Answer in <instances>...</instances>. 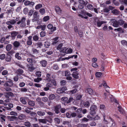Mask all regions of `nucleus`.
<instances>
[{"label":"nucleus","instance_id":"nucleus-61","mask_svg":"<svg viewBox=\"0 0 127 127\" xmlns=\"http://www.w3.org/2000/svg\"><path fill=\"white\" fill-rule=\"evenodd\" d=\"M50 46V44L47 42L46 41L45 42L44 46L45 47L48 48Z\"/></svg>","mask_w":127,"mask_h":127},{"label":"nucleus","instance_id":"nucleus-63","mask_svg":"<svg viewBox=\"0 0 127 127\" xmlns=\"http://www.w3.org/2000/svg\"><path fill=\"white\" fill-rule=\"evenodd\" d=\"M41 37H43L45 36L46 34V33L44 32H41L40 33Z\"/></svg>","mask_w":127,"mask_h":127},{"label":"nucleus","instance_id":"nucleus-7","mask_svg":"<svg viewBox=\"0 0 127 127\" xmlns=\"http://www.w3.org/2000/svg\"><path fill=\"white\" fill-rule=\"evenodd\" d=\"M18 32L16 31H13L11 33V36L12 39H14L16 36L18 34Z\"/></svg>","mask_w":127,"mask_h":127},{"label":"nucleus","instance_id":"nucleus-31","mask_svg":"<svg viewBox=\"0 0 127 127\" xmlns=\"http://www.w3.org/2000/svg\"><path fill=\"white\" fill-rule=\"evenodd\" d=\"M109 96L110 98V100L111 101H114L116 103H118V101L116 100V99H114L112 98L113 97V96H112V95H110V96L109 95Z\"/></svg>","mask_w":127,"mask_h":127},{"label":"nucleus","instance_id":"nucleus-20","mask_svg":"<svg viewBox=\"0 0 127 127\" xmlns=\"http://www.w3.org/2000/svg\"><path fill=\"white\" fill-rule=\"evenodd\" d=\"M72 51V49L70 48H68L65 49V52L66 54H69L71 53Z\"/></svg>","mask_w":127,"mask_h":127},{"label":"nucleus","instance_id":"nucleus-50","mask_svg":"<svg viewBox=\"0 0 127 127\" xmlns=\"http://www.w3.org/2000/svg\"><path fill=\"white\" fill-rule=\"evenodd\" d=\"M65 75L66 76H70V72L68 71H66L65 72Z\"/></svg>","mask_w":127,"mask_h":127},{"label":"nucleus","instance_id":"nucleus-41","mask_svg":"<svg viewBox=\"0 0 127 127\" xmlns=\"http://www.w3.org/2000/svg\"><path fill=\"white\" fill-rule=\"evenodd\" d=\"M49 19V17L48 16H46L44 17L43 19V21L46 22Z\"/></svg>","mask_w":127,"mask_h":127},{"label":"nucleus","instance_id":"nucleus-60","mask_svg":"<svg viewBox=\"0 0 127 127\" xmlns=\"http://www.w3.org/2000/svg\"><path fill=\"white\" fill-rule=\"evenodd\" d=\"M35 43L36 44V45L37 46V47H40L42 46V43L41 42H38Z\"/></svg>","mask_w":127,"mask_h":127},{"label":"nucleus","instance_id":"nucleus-46","mask_svg":"<svg viewBox=\"0 0 127 127\" xmlns=\"http://www.w3.org/2000/svg\"><path fill=\"white\" fill-rule=\"evenodd\" d=\"M100 108L101 110H105V106L103 104H101L100 105Z\"/></svg>","mask_w":127,"mask_h":127},{"label":"nucleus","instance_id":"nucleus-59","mask_svg":"<svg viewBox=\"0 0 127 127\" xmlns=\"http://www.w3.org/2000/svg\"><path fill=\"white\" fill-rule=\"evenodd\" d=\"M8 71L6 70H4L2 72V74L3 75H5L8 73Z\"/></svg>","mask_w":127,"mask_h":127},{"label":"nucleus","instance_id":"nucleus-12","mask_svg":"<svg viewBox=\"0 0 127 127\" xmlns=\"http://www.w3.org/2000/svg\"><path fill=\"white\" fill-rule=\"evenodd\" d=\"M55 10L56 13L59 14H60L61 13L62 10L58 6L55 7Z\"/></svg>","mask_w":127,"mask_h":127},{"label":"nucleus","instance_id":"nucleus-29","mask_svg":"<svg viewBox=\"0 0 127 127\" xmlns=\"http://www.w3.org/2000/svg\"><path fill=\"white\" fill-rule=\"evenodd\" d=\"M84 106L87 108H88L90 106V103L88 101H86L83 103Z\"/></svg>","mask_w":127,"mask_h":127},{"label":"nucleus","instance_id":"nucleus-64","mask_svg":"<svg viewBox=\"0 0 127 127\" xmlns=\"http://www.w3.org/2000/svg\"><path fill=\"white\" fill-rule=\"evenodd\" d=\"M87 125L84 124H81L78 125V127H87Z\"/></svg>","mask_w":127,"mask_h":127},{"label":"nucleus","instance_id":"nucleus-11","mask_svg":"<svg viewBox=\"0 0 127 127\" xmlns=\"http://www.w3.org/2000/svg\"><path fill=\"white\" fill-rule=\"evenodd\" d=\"M61 107V106L60 105H58L55 107L54 110L56 113L58 114L59 112V109Z\"/></svg>","mask_w":127,"mask_h":127},{"label":"nucleus","instance_id":"nucleus-25","mask_svg":"<svg viewBox=\"0 0 127 127\" xmlns=\"http://www.w3.org/2000/svg\"><path fill=\"white\" fill-rule=\"evenodd\" d=\"M25 115L23 114H21L18 116L19 119L21 120H23L25 119Z\"/></svg>","mask_w":127,"mask_h":127},{"label":"nucleus","instance_id":"nucleus-19","mask_svg":"<svg viewBox=\"0 0 127 127\" xmlns=\"http://www.w3.org/2000/svg\"><path fill=\"white\" fill-rule=\"evenodd\" d=\"M78 73L77 71L73 72L72 74L74 78L77 79L78 78Z\"/></svg>","mask_w":127,"mask_h":127},{"label":"nucleus","instance_id":"nucleus-34","mask_svg":"<svg viewBox=\"0 0 127 127\" xmlns=\"http://www.w3.org/2000/svg\"><path fill=\"white\" fill-rule=\"evenodd\" d=\"M15 57L18 60H20L21 59V57L19 56V54L18 53H16L15 56Z\"/></svg>","mask_w":127,"mask_h":127},{"label":"nucleus","instance_id":"nucleus-52","mask_svg":"<svg viewBox=\"0 0 127 127\" xmlns=\"http://www.w3.org/2000/svg\"><path fill=\"white\" fill-rule=\"evenodd\" d=\"M10 115L14 116H17V112L13 111H11L10 112Z\"/></svg>","mask_w":127,"mask_h":127},{"label":"nucleus","instance_id":"nucleus-43","mask_svg":"<svg viewBox=\"0 0 127 127\" xmlns=\"http://www.w3.org/2000/svg\"><path fill=\"white\" fill-rule=\"evenodd\" d=\"M29 104L32 106H34L35 105V103L34 102L32 101H30L28 102Z\"/></svg>","mask_w":127,"mask_h":127},{"label":"nucleus","instance_id":"nucleus-23","mask_svg":"<svg viewBox=\"0 0 127 127\" xmlns=\"http://www.w3.org/2000/svg\"><path fill=\"white\" fill-rule=\"evenodd\" d=\"M37 114L39 116H43L45 114V112L42 111H38L37 112Z\"/></svg>","mask_w":127,"mask_h":127},{"label":"nucleus","instance_id":"nucleus-30","mask_svg":"<svg viewBox=\"0 0 127 127\" xmlns=\"http://www.w3.org/2000/svg\"><path fill=\"white\" fill-rule=\"evenodd\" d=\"M55 95L54 94H52L49 95V99L50 100H53L55 98Z\"/></svg>","mask_w":127,"mask_h":127},{"label":"nucleus","instance_id":"nucleus-28","mask_svg":"<svg viewBox=\"0 0 127 127\" xmlns=\"http://www.w3.org/2000/svg\"><path fill=\"white\" fill-rule=\"evenodd\" d=\"M20 101L23 104H25L27 103L26 101L25 100L24 97H21L20 98Z\"/></svg>","mask_w":127,"mask_h":127},{"label":"nucleus","instance_id":"nucleus-38","mask_svg":"<svg viewBox=\"0 0 127 127\" xmlns=\"http://www.w3.org/2000/svg\"><path fill=\"white\" fill-rule=\"evenodd\" d=\"M42 79V78H40L37 77L35 79H34V81L35 82L38 83L40 81H41Z\"/></svg>","mask_w":127,"mask_h":127},{"label":"nucleus","instance_id":"nucleus-9","mask_svg":"<svg viewBox=\"0 0 127 127\" xmlns=\"http://www.w3.org/2000/svg\"><path fill=\"white\" fill-rule=\"evenodd\" d=\"M32 36H30L28 37V40L27 42V44L28 45H31L32 44Z\"/></svg>","mask_w":127,"mask_h":127},{"label":"nucleus","instance_id":"nucleus-15","mask_svg":"<svg viewBox=\"0 0 127 127\" xmlns=\"http://www.w3.org/2000/svg\"><path fill=\"white\" fill-rule=\"evenodd\" d=\"M13 44L15 47L17 48L20 46V43L17 41H15L13 42Z\"/></svg>","mask_w":127,"mask_h":127},{"label":"nucleus","instance_id":"nucleus-17","mask_svg":"<svg viewBox=\"0 0 127 127\" xmlns=\"http://www.w3.org/2000/svg\"><path fill=\"white\" fill-rule=\"evenodd\" d=\"M78 2L79 3L84 6L86 5L88 2L87 1H85L83 0H78Z\"/></svg>","mask_w":127,"mask_h":127},{"label":"nucleus","instance_id":"nucleus-6","mask_svg":"<svg viewBox=\"0 0 127 127\" xmlns=\"http://www.w3.org/2000/svg\"><path fill=\"white\" fill-rule=\"evenodd\" d=\"M46 25H40L36 27V29H41V30L44 31L46 28Z\"/></svg>","mask_w":127,"mask_h":127},{"label":"nucleus","instance_id":"nucleus-13","mask_svg":"<svg viewBox=\"0 0 127 127\" xmlns=\"http://www.w3.org/2000/svg\"><path fill=\"white\" fill-rule=\"evenodd\" d=\"M13 94L11 92H6L5 94V96L8 98L10 96H13Z\"/></svg>","mask_w":127,"mask_h":127},{"label":"nucleus","instance_id":"nucleus-49","mask_svg":"<svg viewBox=\"0 0 127 127\" xmlns=\"http://www.w3.org/2000/svg\"><path fill=\"white\" fill-rule=\"evenodd\" d=\"M54 121L55 123L57 124H59L60 123V119L57 118H56L54 119Z\"/></svg>","mask_w":127,"mask_h":127},{"label":"nucleus","instance_id":"nucleus-24","mask_svg":"<svg viewBox=\"0 0 127 127\" xmlns=\"http://www.w3.org/2000/svg\"><path fill=\"white\" fill-rule=\"evenodd\" d=\"M38 121L39 122L43 124L46 123L48 121L47 120L45 119H38Z\"/></svg>","mask_w":127,"mask_h":127},{"label":"nucleus","instance_id":"nucleus-4","mask_svg":"<svg viewBox=\"0 0 127 127\" xmlns=\"http://www.w3.org/2000/svg\"><path fill=\"white\" fill-rule=\"evenodd\" d=\"M10 81L6 82L4 84L5 86H8L10 87H12L14 85V84L12 82V80H9Z\"/></svg>","mask_w":127,"mask_h":127},{"label":"nucleus","instance_id":"nucleus-3","mask_svg":"<svg viewBox=\"0 0 127 127\" xmlns=\"http://www.w3.org/2000/svg\"><path fill=\"white\" fill-rule=\"evenodd\" d=\"M16 23V21L15 20H12L10 21H8L6 22V24L8 25V29H10L11 28H13V27L11 25H13L14 24Z\"/></svg>","mask_w":127,"mask_h":127},{"label":"nucleus","instance_id":"nucleus-45","mask_svg":"<svg viewBox=\"0 0 127 127\" xmlns=\"http://www.w3.org/2000/svg\"><path fill=\"white\" fill-rule=\"evenodd\" d=\"M102 75V73L100 72H96L95 74V75L96 77H100Z\"/></svg>","mask_w":127,"mask_h":127},{"label":"nucleus","instance_id":"nucleus-55","mask_svg":"<svg viewBox=\"0 0 127 127\" xmlns=\"http://www.w3.org/2000/svg\"><path fill=\"white\" fill-rule=\"evenodd\" d=\"M57 93L58 94H61L63 93L61 88L58 89L57 91Z\"/></svg>","mask_w":127,"mask_h":127},{"label":"nucleus","instance_id":"nucleus-1","mask_svg":"<svg viewBox=\"0 0 127 127\" xmlns=\"http://www.w3.org/2000/svg\"><path fill=\"white\" fill-rule=\"evenodd\" d=\"M26 18H25L23 17L21 19V20L18 21L17 23L18 24H20V27L21 28H24L26 26L25 21Z\"/></svg>","mask_w":127,"mask_h":127},{"label":"nucleus","instance_id":"nucleus-32","mask_svg":"<svg viewBox=\"0 0 127 127\" xmlns=\"http://www.w3.org/2000/svg\"><path fill=\"white\" fill-rule=\"evenodd\" d=\"M87 92L90 95H92L93 93V90L91 88H89L87 89Z\"/></svg>","mask_w":127,"mask_h":127},{"label":"nucleus","instance_id":"nucleus-16","mask_svg":"<svg viewBox=\"0 0 127 127\" xmlns=\"http://www.w3.org/2000/svg\"><path fill=\"white\" fill-rule=\"evenodd\" d=\"M112 20V21H113V26L115 27H118L119 26V25L118 21H116L115 19H113Z\"/></svg>","mask_w":127,"mask_h":127},{"label":"nucleus","instance_id":"nucleus-37","mask_svg":"<svg viewBox=\"0 0 127 127\" xmlns=\"http://www.w3.org/2000/svg\"><path fill=\"white\" fill-rule=\"evenodd\" d=\"M33 40L35 41H37L39 39V37L37 35H35L33 37Z\"/></svg>","mask_w":127,"mask_h":127},{"label":"nucleus","instance_id":"nucleus-53","mask_svg":"<svg viewBox=\"0 0 127 127\" xmlns=\"http://www.w3.org/2000/svg\"><path fill=\"white\" fill-rule=\"evenodd\" d=\"M28 9L27 8H25L23 10V12L25 14H27L28 13Z\"/></svg>","mask_w":127,"mask_h":127},{"label":"nucleus","instance_id":"nucleus-39","mask_svg":"<svg viewBox=\"0 0 127 127\" xmlns=\"http://www.w3.org/2000/svg\"><path fill=\"white\" fill-rule=\"evenodd\" d=\"M63 46V44L62 43H61L59 44L58 46L57 47V49L58 50H59L60 51H61V49L62 47Z\"/></svg>","mask_w":127,"mask_h":127},{"label":"nucleus","instance_id":"nucleus-27","mask_svg":"<svg viewBox=\"0 0 127 127\" xmlns=\"http://www.w3.org/2000/svg\"><path fill=\"white\" fill-rule=\"evenodd\" d=\"M115 31H117L118 32H120L123 33L124 32V30L122 29L121 28H118L115 29H114Z\"/></svg>","mask_w":127,"mask_h":127},{"label":"nucleus","instance_id":"nucleus-33","mask_svg":"<svg viewBox=\"0 0 127 127\" xmlns=\"http://www.w3.org/2000/svg\"><path fill=\"white\" fill-rule=\"evenodd\" d=\"M39 12L41 14L43 15L45 13V10L44 9L42 8L39 10Z\"/></svg>","mask_w":127,"mask_h":127},{"label":"nucleus","instance_id":"nucleus-2","mask_svg":"<svg viewBox=\"0 0 127 127\" xmlns=\"http://www.w3.org/2000/svg\"><path fill=\"white\" fill-rule=\"evenodd\" d=\"M97 109V107L95 105H91L90 108V114L92 115L95 114Z\"/></svg>","mask_w":127,"mask_h":127},{"label":"nucleus","instance_id":"nucleus-62","mask_svg":"<svg viewBox=\"0 0 127 127\" xmlns=\"http://www.w3.org/2000/svg\"><path fill=\"white\" fill-rule=\"evenodd\" d=\"M24 125L28 127H30L31 125L30 123L28 122H25L24 123Z\"/></svg>","mask_w":127,"mask_h":127},{"label":"nucleus","instance_id":"nucleus-47","mask_svg":"<svg viewBox=\"0 0 127 127\" xmlns=\"http://www.w3.org/2000/svg\"><path fill=\"white\" fill-rule=\"evenodd\" d=\"M33 10H30L28 13V16L29 17V16H31L33 14Z\"/></svg>","mask_w":127,"mask_h":127},{"label":"nucleus","instance_id":"nucleus-26","mask_svg":"<svg viewBox=\"0 0 127 127\" xmlns=\"http://www.w3.org/2000/svg\"><path fill=\"white\" fill-rule=\"evenodd\" d=\"M11 44H8L6 46V50L7 51H9L11 49Z\"/></svg>","mask_w":127,"mask_h":127},{"label":"nucleus","instance_id":"nucleus-22","mask_svg":"<svg viewBox=\"0 0 127 127\" xmlns=\"http://www.w3.org/2000/svg\"><path fill=\"white\" fill-rule=\"evenodd\" d=\"M40 63L43 67H45L46 66L47 64V61L45 60H44L41 61H40Z\"/></svg>","mask_w":127,"mask_h":127},{"label":"nucleus","instance_id":"nucleus-8","mask_svg":"<svg viewBox=\"0 0 127 127\" xmlns=\"http://www.w3.org/2000/svg\"><path fill=\"white\" fill-rule=\"evenodd\" d=\"M39 16L38 12L35 11L33 15V18L35 20H38L39 18Z\"/></svg>","mask_w":127,"mask_h":127},{"label":"nucleus","instance_id":"nucleus-5","mask_svg":"<svg viewBox=\"0 0 127 127\" xmlns=\"http://www.w3.org/2000/svg\"><path fill=\"white\" fill-rule=\"evenodd\" d=\"M47 28L51 30L52 32H53L56 30V28L55 27H53L52 25L51 24H49L48 25Z\"/></svg>","mask_w":127,"mask_h":127},{"label":"nucleus","instance_id":"nucleus-42","mask_svg":"<svg viewBox=\"0 0 127 127\" xmlns=\"http://www.w3.org/2000/svg\"><path fill=\"white\" fill-rule=\"evenodd\" d=\"M118 110L120 113L122 114L124 112V111L121 107L120 106H119L118 107Z\"/></svg>","mask_w":127,"mask_h":127},{"label":"nucleus","instance_id":"nucleus-48","mask_svg":"<svg viewBox=\"0 0 127 127\" xmlns=\"http://www.w3.org/2000/svg\"><path fill=\"white\" fill-rule=\"evenodd\" d=\"M112 12L116 15H117L119 13V12L116 9H114L112 11Z\"/></svg>","mask_w":127,"mask_h":127},{"label":"nucleus","instance_id":"nucleus-51","mask_svg":"<svg viewBox=\"0 0 127 127\" xmlns=\"http://www.w3.org/2000/svg\"><path fill=\"white\" fill-rule=\"evenodd\" d=\"M120 1L121 3H123L127 6V0H120Z\"/></svg>","mask_w":127,"mask_h":127},{"label":"nucleus","instance_id":"nucleus-21","mask_svg":"<svg viewBox=\"0 0 127 127\" xmlns=\"http://www.w3.org/2000/svg\"><path fill=\"white\" fill-rule=\"evenodd\" d=\"M77 91V90L76 89H75L73 90H71L67 92V94L70 95H71L72 94H74Z\"/></svg>","mask_w":127,"mask_h":127},{"label":"nucleus","instance_id":"nucleus-14","mask_svg":"<svg viewBox=\"0 0 127 127\" xmlns=\"http://www.w3.org/2000/svg\"><path fill=\"white\" fill-rule=\"evenodd\" d=\"M27 68H28V70L31 71L35 69V68L34 67L32 66L31 65L27 64Z\"/></svg>","mask_w":127,"mask_h":127},{"label":"nucleus","instance_id":"nucleus-56","mask_svg":"<svg viewBox=\"0 0 127 127\" xmlns=\"http://www.w3.org/2000/svg\"><path fill=\"white\" fill-rule=\"evenodd\" d=\"M41 72L40 71H37L36 72V76L38 77L41 76Z\"/></svg>","mask_w":127,"mask_h":127},{"label":"nucleus","instance_id":"nucleus-35","mask_svg":"<svg viewBox=\"0 0 127 127\" xmlns=\"http://www.w3.org/2000/svg\"><path fill=\"white\" fill-rule=\"evenodd\" d=\"M42 5L41 4H37L35 6V9H38L42 7Z\"/></svg>","mask_w":127,"mask_h":127},{"label":"nucleus","instance_id":"nucleus-44","mask_svg":"<svg viewBox=\"0 0 127 127\" xmlns=\"http://www.w3.org/2000/svg\"><path fill=\"white\" fill-rule=\"evenodd\" d=\"M11 57L9 55H7L6 58V60L7 62H10L11 59Z\"/></svg>","mask_w":127,"mask_h":127},{"label":"nucleus","instance_id":"nucleus-36","mask_svg":"<svg viewBox=\"0 0 127 127\" xmlns=\"http://www.w3.org/2000/svg\"><path fill=\"white\" fill-rule=\"evenodd\" d=\"M118 24L119 25H123L124 24L125 21L122 20H118Z\"/></svg>","mask_w":127,"mask_h":127},{"label":"nucleus","instance_id":"nucleus-58","mask_svg":"<svg viewBox=\"0 0 127 127\" xmlns=\"http://www.w3.org/2000/svg\"><path fill=\"white\" fill-rule=\"evenodd\" d=\"M5 55L4 54H2L0 55V59L1 60L4 59L5 58Z\"/></svg>","mask_w":127,"mask_h":127},{"label":"nucleus","instance_id":"nucleus-54","mask_svg":"<svg viewBox=\"0 0 127 127\" xmlns=\"http://www.w3.org/2000/svg\"><path fill=\"white\" fill-rule=\"evenodd\" d=\"M106 91L107 92H108V94H106V93H104V94L105 98L106 99H108V95H109V92L108 91H107L106 90Z\"/></svg>","mask_w":127,"mask_h":127},{"label":"nucleus","instance_id":"nucleus-40","mask_svg":"<svg viewBox=\"0 0 127 127\" xmlns=\"http://www.w3.org/2000/svg\"><path fill=\"white\" fill-rule=\"evenodd\" d=\"M46 86L49 88H54L52 87L53 85L52 84L49 83L46 84Z\"/></svg>","mask_w":127,"mask_h":127},{"label":"nucleus","instance_id":"nucleus-18","mask_svg":"<svg viewBox=\"0 0 127 127\" xmlns=\"http://www.w3.org/2000/svg\"><path fill=\"white\" fill-rule=\"evenodd\" d=\"M106 23V22L105 21H98L97 22V25L98 27H100L102 24Z\"/></svg>","mask_w":127,"mask_h":127},{"label":"nucleus","instance_id":"nucleus-57","mask_svg":"<svg viewBox=\"0 0 127 127\" xmlns=\"http://www.w3.org/2000/svg\"><path fill=\"white\" fill-rule=\"evenodd\" d=\"M110 119L111 120V121L110 122V123L112 124V126H114L115 125V123L114 122V121L111 118Z\"/></svg>","mask_w":127,"mask_h":127},{"label":"nucleus","instance_id":"nucleus-10","mask_svg":"<svg viewBox=\"0 0 127 127\" xmlns=\"http://www.w3.org/2000/svg\"><path fill=\"white\" fill-rule=\"evenodd\" d=\"M54 78V77L53 75H52L51 76V75L50 74H47L46 77V80L48 82H50L51 81V77Z\"/></svg>","mask_w":127,"mask_h":127}]
</instances>
